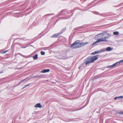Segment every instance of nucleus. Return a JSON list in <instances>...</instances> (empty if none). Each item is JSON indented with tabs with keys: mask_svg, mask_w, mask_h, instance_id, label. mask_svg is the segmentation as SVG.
Listing matches in <instances>:
<instances>
[{
	"mask_svg": "<svg viewBox=\"0 0 123 123\" xmlns=\"http://www.w3.org/2000/svg\"><path fill=\"white\" fill-rule=\"evenodd\" d=\"M123 98V96H119V97H115V98H114V99L115 100H116L117 99H119V98Z\"/></svg>",
	"mask_w": 123,
	"mask_h": 123,
	"instance_id": "f8f14e48",
	"label": "nucleus"
},
{
	"mask_svg": "<svg viewBox=\"0 0 123 123\" xmlns=\"http://www.w3.org/2000/svg\"><path fill=\"white\" fill-rule=\"evenodd\" d=\"M118 64V63L117 62H116V63L114 64L113 65H110V66H108L107 67V68H111L117 65Z\"/></svg>",
	"mask_w": 123,
	"mask_h": 123,
	"instance_id": "0eeeda50",
	"label": "nucleus"
},
{
	"mask_svg": "<svg viewBox=\"0 0 123 123\" xmlns=\"http://www.w3.org/2000/svg\"><path fill=\"white\" fill-rule=\"evenodd\" d=\"M102 33H101L100 34H99L97 35H96L95 37V39L96 40H97L99 39V38H102L101 37H103L102 36Z\"/></svg>",
	"mask_w": 123,
	"mask_h": 123,
	"instance_id": "423d86ee",
	"label": "nucleus"
},
{
	"mask_svg": "<svg viewBox=\"0 0 123 123\" xmlns=\"http://www.w3.org/2000/svg\"><path fill=\"white\" fill-rule=\"evenodd\" d=\"M27 78V79H26L25 80H29L30 79V78Z\"/></svg>",
	"mask_w": 123,
	"mask_h": 123,
	"instance_id": "5701e85b",
	"label": "nucleus"
},
{
	"mask_svg": "<svg viewBox=\"0 0 123 123\" xmlns=\"http://www.w3.org/2000/svg\"><path fill=\"white\" fill-rule=\"evenodd\" d=\"M102 37H104L103 38H102L103 40H105L104 41H102V42H107V40H106V39H108L111 36V35L108 34L106 32H104L102 33Z\"/></svg>",
	"mask_w": 123,
	"mask_h": 123,
	"instance_id": "7ed1b4c3",
	"label": "nucleus"
},
{
	"mask_svg": "<svg viewBox=\"0 0 123 123\" xmlns=\"http://www.w3.org/2000/svg\"><path fill=\"white\" fill-rule=\"evenodd\" d=\"M83 46L88 44V43L87 42H83Z\"/></svg>",
	"mask_w": 123,
	"mask_h": 123,
	"instance_id": "a211bd4d",
	"label": "nucleus"
},
{
	"mask_svg": "<svg viewBox=\"0 0 123 123\" xmlns=\"http://www.w3.org/2000/svg\"><path fill=\"white\" fill-rule=\"evenodd\" d=\"M119 114H123V112H119Z\"/></svg>",
	"mask_w": 123,
	"mask_h": 123,
	"instance_id": "4be33fe9",
	"label": "nucleus"
},
{
	"mask_svg": "<svg viewBox=\"0 0 123 123\" xmlns=\"http://www.w3.org/2000/svg\"><path fill=\"white\" fill-rule=\"evenodd\" d=\"M80 67H79V69H80Z\"/></svg>",
	"mask_w": 123,
	"mask_h": 123,
	"instance_id": "393cba45",
	"label": "nucleus"
},
{
	"mask_svg": "<svg viewBox=\"0 0 123 123\" xmlns=\"http://www.w3.org/2000/svg\"><path fill=\"white\" fill-rule=\"evenodd\" d=\"M43 75H37L36 76H34L33 77V78H39L40 77H41L42 76H43Z\"/></svg>",
	"mask_w": 123,
	"mask_h": 123,
	"instance_id": "dca6fc26",
	"label": "nucleus"
},
{
	"mask_svg": "<svg viewBox=\"0 0 123 123\" xmlns=\"http://www.w3.org/2000/svg\"><path fill=\"white\" fill-rule=\"evenodd\" d=\"M27 78H26L24 80H21L19 82V84H21V83H22V82H23L25 81V80L27 79Z\"/></svg>",
	"mask_w": 123,
	"mask_h": 123,
	"instance_id": "f3484780",
	"label": "nucleus"
},
{
	"mask_svg": "<svg viewBox=\"0 0 123 123\" xmlns=\"http://www.w3.org/2000/svg\"><path fill=\"white\" fill-rule=\"evenodd\" d=\"M63 30L62 29L61 31V32L55 34L52 36L51 37L52 38H57L63 32Z\"/></svg>",
	"mask_w": 123,
	"mask_h": 123,
	"instance_id": "20e7f679",
	"label": "nucleus"
},
{
	"mask_svg": "<svg viewBox=\"0 0 123 123\" xmlns=\"http://www.w3.org/2000/svg\"><path fill=\"white\" fill-rule=\"evenodd\" d=\"M105 40H103L102 38H99L97 39V40L94 43L92 44V46H93L94 45L98 44L99 42H102V41H104Z\"/></svg>",
	"mask_w": 123,
	"mask_h": 123,
	"instance_id": "39448f33",
	"label": "nucleus"
},
{
	"mask_svg": "<svg viewBox=\"0 0 123 123\" xmlns=\"http://www.w3.org/2000/svg\"><path fill=\"white\" fill-rule=\"evenodd\" d=\"M41 54L42 55H44L45 54V53L43 51H41Z\"/></svg>",
	"mask_w": 123,
	"mask_h": 123,
	"instance_id": "aec40b11",
	"label": "nucleus"
},
{
	"mask_svg": "<svg viewBox=\"0 0 123 123\" xmlns=\"http://www.w3.org/2000/svg\"><path fill=\"white\" fill-rule=\"evenodd\" d=\"M8 51L7 50H6V51L5 52H4V53H6V52Z\"/></svg>",
	"mask_w": 123,
	"mask_h": 123,
	"instance_id": "b1692460",
	"label": "nucleus"
},
{
	"mask_svg": "<svg viewBox=\"0 0 123 123\" xmlns=\"http://www.w3.org/2000/svg\"><path fill=\"white\" fill-rule=\"evenodd\" d=\"M99 52V51H96L92 53V55H95L97 53H98Z\"/></svg>",
	"mask_w": 123,
	"mask_h": 123,
	"instance_id": "2eb2a0df",
	"label": "nucleus"
},
{
	"mask_svg": "<svg viewBox=\"0 0 123 123\" xmlns=\"http://www.w3.org/2000/svg\"><path fill=\"white\" fill-rule=\"evenodd\" d=\"M113 49V48H111L110 47H108L106 49V50L107 51H109L112 50Z\"/></svg>",
	"mask_w": 123,
	"mask_h": 123,
	"instance_id": "1a4fd4ad",
	"label": "nucleus"
},
{
	"mask_svg": "<svg viewBox=\"0 0 123 123\" xmlns=\"http://www.w3.org/2000/svg\"><path fill=\"white\" fill-rule=\"evenodd\" d=\"M118 64H119L120 63L123 62V59L121 60L118 62H117Z\"/></svg>",
	"mask_w": 123,
	"mask_h": 123,
	"instance_id": "6ab92c4d",
	"label": "nucleus"
},
{
	"mask_svg": "<svg viewBox=\"0 0 123 123\" xmlns=\"http://www.w3.org/2000/svg\"><path fill=\"white\" fill-rule=\"evenodd\" d=\"M49 69H47V70L44 69L42 70L41 71V72L42 73H45L46 72H48L49 71Z\"/></svg>",
	"mask_w": 123,
	"mask_h": 123,
	"instance_id": "9d476101",
	"label": "nucleus"
},
{
	"mask_svg": "<svg viewBox=\"0 0 123 123\" xmlns=\"http://www.w3.org/2000/svg\"><path fill=\"white\" fill-rule=\"evenodd\" d=\"M35 107L36 108L39 107L41 108L42 107V106L41 105V104L40 103H37L35 105Z\"/></svg>",
	"mask_w": 123,
	"mask_h": 123,
	"instance_id": "6e6552de",
	"label": "nucleus"
},
{
	"mask_svg": "<svg viewBox=\"0 0 123 123\" xmlns=\"http://www.w3.org/2000/svg\"><path fill=\"white\" fill-rule=\"evenodd\" d=\"M106 51V49H101L100 51H99V52H105Z\"/></svg>",
	"mask_w": 123,
	"mask_h": 123,
	"instance_id": "ddd939ff",
	"label": "nucleus"
},
{
	"mask_svg": "<svg viewBox=\"0 0 123 123\" xmlns=\"http://www.w3.org/2000/svg\"><path fill=\"white\" fill-rule=\"evenodd\" d=\"M83 42L79 43V41L76 40L71 45L70 47H73V49H77L83 46Z\"/></svg>",
	"mask_w": 123,
	"mask_h": 123,
	"instance_id": "f03ea898",
	"label": "nucleus"
},
{
	"mask_svg": "<svg viewBox=\"0 0 123 123\" xmlns=\"http://www.w3.org/2000/svg\"><path fill=\"white\" fill-rule=\"evenodd\" d=\"M29 85H30V84H27V85H25L24 86V87L22 88V89H24V88L28 86H29Z\"/></svg>",
	"mask_w": 123,
	"mask_h": 123,
	"instance_id": "412c9836",
	"label": "nucleus"
},
{
	"mask_svg": "<svg viewBox=\"0 0 123 123\" xmlns=\"http://www.w3.org/2000/svg\"><path fill=\"white\" fill-rule=\"evenodd\" d=\"M33 58L34 60H36L38 58V55L37 54H36L33 56Z\"/></svg>",
	"mask_w": 123,
	"mask_h": 123,
	"instance_id": "9b49d317",
	"label": "nucleus"
},
{
	"mask_svg": "<svg viewBox=\"0 0 123 123\" xmlns=\"http://www.w3.org/2000/svg\"><path fill=\"white\" fill-rule=\"evenodd\" d=\"M98 58L97 56H91L88 57L85 60V62L86 65H88L94 61L97 60Z\"/></svg>",
	"mask_w": 123,
	"mask_h": 123,
	"instance_id": "f257e3e1",
	"label": "nucleus"
},
{
	"mask_svg": "<svg viewBox=\"0 0 123 123\" xmlns=\"http://www.w3.org/2000/svg\"><path fill=\"white\" fill-rule=\"evenodd\" d=\"M113 34L115 35H117L119 34V32L118 31L114 32Z\"/></svg>",
	"mask_w": 123,
	"mask_h": 123,
	"instance_id": "4468645a",
	"label": "nucleus"
}]
</instances>
